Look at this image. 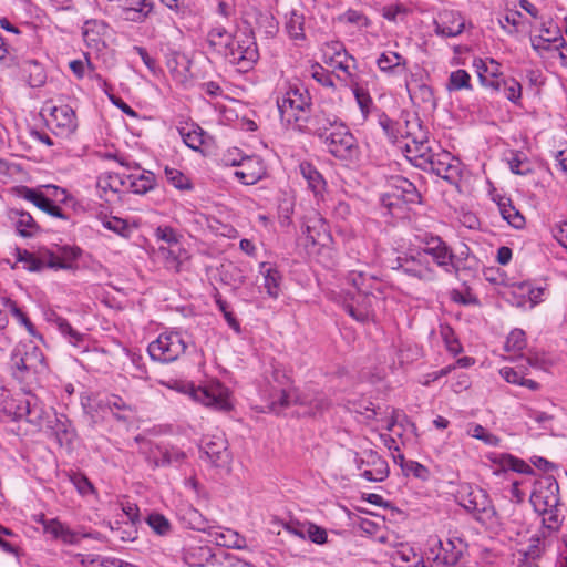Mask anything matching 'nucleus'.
I'll list each match as a JSON object with an SVG mask.
<instances>
[{
    "label": "nucleus",
    "instance_id": "f257e3e1",
    "mask_svg": "<svg viewBox=\"0 0 567 567\" xmlns=\"http://www.w3.org/2000/svg\"><path fill=\"white\" fill-rule=\"evenodd\" d=\"M277 105L282 123L296 126V117L306 116L311 110V96L302 85H290L281 97L277 99Z\"/></svg>",
    "mask_w": 567,
    "mask_h": 567
},
{
    "label": "nucleus",
    "instance_id": "f03ea898",
    "mask_svg": "<svg viewBox=\"0 0 567 567\" xmlns=\"http://www.w3.org/2000/svg\"><path fill=\"white\" fill-rule=\"evenodd\" d=\"M224 58L233 65L237 66L240 72H247L259 59L257 43L255 41L254 31L241 35H235L231 45L228 48Z\"/></svg>",
    "mask_w": 567,
    "mask_h": 567
},
{
    "label": "nucleus",
    "instance_id": "7ed1b4c3",
    "mask_svg": "<svg viewBox=\"0 0 567 567\" xmlns=\"http://www.w3.org/2000/svg\"><path fill=\"white\" fill-rule=\"evenodd\" d=\"M187 344L182 333L169 331L161 333L156 340L147 347V352L153 361L171 363L177 360L186 350Z\"/></svg>",
    "mask_w": 567,
    "mask_h": 567
},
{
    "label": "nucleus",
    "instance_id": "20e7f679",
    "mask_svg": "<svg viewBox=\"0 0 567 567\" xmlns=\"http://www.w3.org/2000/svg\"><path fill=\"white\" fill-rule=\"evenodd\" d=\"M322 141L334 157L351 159L358 153L357 140L342 122L337 124Z\"/></svg>",
    "mask_w": 567,
    "mask_h": 567
},
{
    "label": "nucleus",
    "instance_id": "39448f33",
    "mask_svg": "<svg viewBox=\"0 0 567 567\" xmlns=\"http://www.w3.org/2000/svg\"><path fill=\"white\" fill-rule=\"evenodd\" d=\"M530 503L534 509L545 515L559 504V485L553 476L537 480L530 495Z\"/></svg>",
    "mask_w": 567,
    "mask_h": 567
},
{
    "label": "nucleus",
    "instance_id": "423d86ee",
    "mask_svg": "<svg viewBox=\"0 0 567 567\" xmlns=\"http://www.w3.org/2000/svg\"><path fill=\"white\" fill-rule=\"evenodd\" d=\"M340 121L337 115L322 109L310 110L303 117H296V126L300 132L309 133L322 140Z\"/></svg>",
    "mask_w": 567,
    "mask_h": 567
},
{
    "label": "nucleus",
    "instance_id": "0eeeda50",
    "mask_svg": "<svg viewBox=\"0 0 567 567\" xmlns=\"http://www.w3.org/2000/svg\"><path fill=\"white\" fill-rule=\"evenodd\" d=\"M348 280L358 291L354 298L358 307H354L352 303H347L344 308L357 321L365 322L369 320L373 301H377L378 298L372 292L363 289L365 277L362 272H351Z\"/></svg>",
    "mask_w": 567,
    "mask_h": 567
},
{
    "label": "nucleus",
    "instance_id": "6e6552de",
    "mask_svg": "<svg viewBox=\"0 0 567 567\" xmlns=\"http://www.w3.org/2000/svg\"><path fill=\"white\" fill-rule=\"evenodd\" d=\"M186 388L195 401L206 406H212L220 411H228L231 408L228 401V390L219 382L204 386H195L190 383L187 384Z\"/></svg>",
    "mask_w": 567,
    "mask_h": 567
},
{
    "label": "nucleus",
    "instance_id": "1a4fd4ad",
    "mask_svg": "<svg viewBox=\"0 0 567 567\" xmlns=\"http://www.w3.org/2000/svg\"><path fill=\"white\" fill-rule=\"evenodd\" d=\"M392 269L400 270L421 281H433L435 279V271L422 250H417L415 255L411 256H399Z\"/></svg>",
    "mask_w": 567,
    "mask_h": 567
},
{
    "label": "nucleus",
    "instance_id": "9d476101",
    "mask_svg": "<svg viewBox=\"0 0 567 567\" xmlns=\"http://www.w3.org/2000/svg\"><path fill=\"white\" fill-rule=\"evenodd\" d=\"M355 464L358 470L367 467L361 476L369 482H383L390 474L388 462L373 450L364 451L361 457L357 455Z\"/></svg>",
    "mask_w": 567,
    "mask_h": 567
},
{
    "label": "nucleus",
    "instance_id": "9b49d317",
    "mask_svg": "<svg viewBox=\"0 0 567 567\" xmlns=\"http://www.w3.org/2000/svg\"><path fill=\"white\" fill-rule=\"evenodd\" d=\"M200 458L216 467H225L230 462V453L227 441L220 436H214L200 446Z\"/></svg>",
    "mask_w": 567,
    "mask_h": 567
},
{
    "label": "nucleus",
    "instance_id": "f8f14e48",
    "mask_svg": "<svg viewBox=\"0 0 567 567\" xmlns=\"http://www.w3.org/2000/svg\"><path fill=\"white\" fill-rule=\"evenodd\" d=\"M49 112V115L51 117V122L56 125V127L61 128L63 132L71 133L75 131L78 123H76V115L74 110L66 105H51L50 101H47L44 106L42 107V113Z\"/></svg>",
    "mask_w": 567,
    "mask_h": 567
},
{
    "label": "nucleus",
    "instance_id": "ddd939ff",
    "mask_svg": "<svg viewBox=\"0 0 567 567\" xmlns=\"http://www.w3.org/2000/svg\"><path fill=\"white\" fill-rule=\"evenodd\" d=\"M434 25L437 35L454 38L464 31L465 20L460 12L445 10L440 13V20L434 21Z\"/></svg>",
    "mask_w": 567,
    "mask_h": 567
},
{
    "label": "nucleus",
    "instance_id": "4468645a",
    "mask_svg": "<svg viewBox=\"0 0 567 567\" xmlns=\"http://www.w3.org/2000/svg\"><path fill=\"white\" fill-rule=\"evenodd\" d=\"M446 546H451V554H442L443 543L441 539L431 540L427 558L432 559V567H452L460 561L462 551L455 549L454 542L447 540Z\"/></svg>",
    "mask_w": 567,
    "mask_h": 567
},
{
    "label": "nucleus",
    "instance_id": "2eb2a0df",
    "mask_svg": "<svg viewBox=\"0 0 567 567\" xmlns=\"http://www.w3.org/2000/svg\"><path fill=\"white\" fill-rule=\"evenodd\" d=\"M400 185H395L392 193L382 196V204L386 207L393 206L395 203L391 199L402 200L404 203H420L421 194L416 186L410 179H398Z\"/></svg>",
    "mask_w": 567,
    "mask_h": 567
},
{
    "label": "nucleus",
    "instance_id": "dca6fc26",
    "mask_svg": "<svg viewBox=\"0 0 567 567\" xmlns=\"http://www.w3.org/2000/svg\"><path fill=\"white\" fill-rule=\"evenodd\" d=\"M295 403L307 406V413L311 416L323 413L331 405V401L323 392H318L310 389L296 395Z\"/></svg>",
    "mask_w": 567,
    "mask_h": 567
},
{
    "label": "nucleus",
    "instance_id": "f3484780",
    "mask_svg": "<svg viewBox=\"0 0 567 567\" xmlns=\"http://www.w3.org/2000/svg\"><path fill=\"white\" fill-rule=\"evenodd\" d=\"M40 523L43 525L45 533L52 535L55 539H61L64 544L75 545L79 544L82 537L90 536L89 534L80 535L58 519H44L42 516Z\"/></svg>",
    "mask_w": 567,
    "mask_h": 567
},
{
    "label": "nucleus",
    "instance_id": "a211bd4d",
    "mask_svg": "<svg viewBox=\"0 0 567 567\" xmlns=\"http://www.w3.org/2000/svg\"><path fill=\"white\" fill-rule=\"evenodd\" d=\"M109 31V25L102 20H87L82 28V34L87 47L101 50L105 47V37Z\"/></svg>",
    "mask_w": 567,
    "mask_h": 567
},
{
    "label": "nucleus",
    "instance_id": "6ab92c4d",
    "mask_svg": "<svg viewBox=\"0 0 567 567\" xmlns=\"http://www.w3.org/2000/svg\"><path fill=\"white\" fill-rule=\"evenodd\" d=\"M434 240H435V245H433L432 247H425V248L421 249L422 252H424V256L425 257L427 255L432 256V258L434 259L436 265L444 268L445 271L451 272L450 268H452L453 271L455 274H457L458 267L453 262V259H454L453 251L449 248V246L442 239H434Z\"/></svg>",
    "mask_w": 567,
    "mask_h": 567
},
{
    "label": "nucleus",
    "instance_id": "aec40b11",
    "mask_svg": "<svg viewBox=\"0 0 567 567\" xmlns=\"http://www.w3.org/2000/svg\"><path fill=\"white\" fill-rule=\"evenodd\" d=\"M20 194L23 198L33 203L38 208L45 212L47 214L61 219H66V215L63 213V210L59 206L54 205V203L43 193L32 188L23 187L20 190Z\"/></svg>",
    "mask_w": 567,
    "mask_h": 567
},
{
    "label": "nucleus",
    "instance_id": "412c9836",
    "mask_svg": "<svg viewBox=\"0 0 567 567\" xmlns=\"http://www.w3.org/2000/svg\"><path fill=\"white\" fill-rule=\"evenodd\" d=\"M473 65L476 69L481 84L485 87L491 89V83H495L502 79L499 71L501 64L494 59H489L488 61L475 59Z\"/></svg>",
    "mask_w": 567,
    "mask_h": 567
},
{
    "label": "nucleus",
    "instance_id": "4be33fe9",
    "mask_svg": "<svg viewBox=\"0 0 567 567\" xmlns=\"http://www.w3.org/2000/svg\"><path fill=\"white\" fill-rule=\"evenodd\" d=\"M545 551L544 542L538 537H533L526 548L517 550L518 567H538L537 560Z\"/></svg>",
    "mask_w": 567,
    "mask_h": 567
},
{
    "label": "nucleus",
    "instance_id": "5701e85b",
    "mask_svg": "<svg viewBox=\"0 0 567 567\" xmlns=\"http://www.w3.org/2000/svg\"><path fill=\"white\" fill-rule=\"evenodd\" d=\"M354 63V58L350 55L344 47L340 42H331L327 44V51H324V63L331 66L333 70L347 69V63Z\"/></svg>",
    "mask_w": 567,
    "mask_h": 567
},
{
    "label": "nucleus",
    "instance_id": "b1692460",
    "mask_svg": "<svg viewBox=\"0 0 567 567\" xmlns=\"http://www.w3.org/2000/svg\"><path fill=\"white\" fill-rule=\"evenodd\" d=\"M235 35H233L223 25H216L207 32V43L215 52L220 55H225L228 48L231 45Z\"/></svg>",
    "mask_w": 567,
    "mask_h": 567
},
{
    "label": "nucleus",
    "instance_id": "393cba45",
    "mask_svg": "<svg viewBox=\"0 0 567 567\" xmlns=\"http://www.w3.org/2000/svg\"><path fill=\"white\" fill-rule=\"evenodd\" d=\"M9 217L14 221V227L21 237H32L40 229L39 225L28 212L11 209Z\"/></svg>",
    "mask_w": 567,
    "mask_h": 567
},
{
    "label": "nucleus",
    "instance_id": "a878e982",
    "mask_svg": "<svg viewBox=\"0 0 567 567\" xmlns=\"http://www.w3.org/2000/svg\"><path fill=\"white\" fill-rule=\"evenodd\" d=\"M52 430L60 446L71 447L76 437V431L66 415L56 416Z\"/></svg>",
    "mask_w": 567,
    "mask_h": 567
},
{
    "label": "nucleus",
    "instance_id": "bb28decb",
    "mask_svg": "<svg viewBox=\"0 0 567 567\" xmlns=\"http://www.w3.org/2000/svg\"><path fill=\"white\" fill-rule=\"evenodd\" d=\"M255 30L267 39L279 31V23L270 11L254 10Z\"/></svg>",
    "mask_w": 567,
    "mask_h": 567
},
{
    "label": "nucleus",
    "instance_id": "cd10ccee",
    "mask_svg": "<svg viewBox=\"0 0 567 567\" xmlns=\"http://www.w3.org/2000/svg\"><path fill=\"white\" fill-rule=\"evenodd\" d=\"M377 65L382 72L403 74L406 71L408 61L396 52H384L377 60Z\"/></svg>",
    "mask_w": 567,
    "mask_h": 567
},
{
    "label": "nucleus",
    "instance_id": "c85d7f7f",
    "mask_svg": "<svg viewBox=\"0 0 567 567\" xmlns=\"http://www.w3.org/2000/svg\"><path fill=\"white\" fill-rule=\"evenodd\" d=\"M158 455L154 457L155 466H178L187 457L186 453L176 446L158 447Z\"/></svg>",
    "mask_w": 567,
    "mask_h": 567
},
{
    "label": "nucleus",
    "instance_id": "c756f323",
    "mask_svg": "<svg viewBox=\"0 0 567 567\" xmlns=\"http://www.w3.org/2000/svg\"><path fill=\"white\" fill-rule=\"evenodd\" d=\"M213 558L215 554L209 546H193L184 553V561L190 567H204Z\"/></svg>",
    "mask_w": 567,
    "mask_h": 567
},
{
    "label": "nucleus",
    "instance_id": "7c9ffc66",
    "mask_svg": "<svg viewBox=\"0 0 567 567\" xmlns=\"http://www.w3.org/2000/svg\"><path fill=\"white\" fill-rule=\"evenodd\" d=\"M473 517L483 525H493L496 520V509L486 491L477 503V509H474Z\"/></svg>",
    "mask_w": 567,
    "mask_h": 567
},
{
    "label": "nucleus",
    "instance_id": "2f4dec72",
    "mask_svg": "<svg viewBox=\"0 0 567 567\" xmlns=\"http://www.w3.org/2000/svg\"><path fill=\"white\" fill-rule=\"evenodd\" d=\"M501 86H504V95L513 103H517L522 96V85L514 78H502L495 83H491L492 92H501Z\"/></svg>",
    "mask_w": 567,
    "mask_h": 567
},
{
    "label": "nucleus",
    "instance_id": "473e14b6",
    "mask_svg": "<svg viewBox=\"0 0 567 567\" xmlns=\"http://www.w3.org/2000/svg\"><path fill=\"white\" fill-rule=\"evenodd\" d=\"M285 29L293 41L306 39L305 34V17L302 13L292 10L286 21Z\"/></svg>",
    "mask_w": 567,
    "mask_h": 567
},
{
    "label": "nucleus",
    "instance_id": "72a5a7b5",
    "mask_svg": "<svg viewBox=\"0 0 567 567\" xmlns=\"http://www.w3.org/2000/svg\"><path fill=\"white\" fill-rule=\"evenodd\" d=\"M483 493L484 489L478 486H463L460 492V505L464 507L466 512L473 514L474 509H477V503L483 496Z\"/></svg>",
    "mask_w": 567,
    "mask_h": 567
},
{
    "label": "nucleus",
    "instance_id": "f704fd0d",
    "mask_svg": "<svg viewBox=\"0 0 567 567\" xmlns=\"http://www.w3.org/2000/svg\"><path fill=\"white\" fill-rule=\"evenodd\" d=\"M127 6L126 12L134 13V17L127 18L134 22H143L153 10V2L151 0H124Z\"/></svg>",
    "mask_w": 567,
    "mask_h": 567
},
{
    "label": "nucleus",
    "instance_id": "c9c22d12",
    "mask_svg": "<svg viewBox=\"0 0 567 567\" xmlns=\"http://www.w3.org/2000/svg\"><path fill=\"white\" fill-rule=\"evenodd\" d=\"M261 274L264 275V287L269 297L276 299L280 291L281 276L279 271L272 267L261 265Z\"/></svg>",
    "mask_w": 567,
    "mask_h": 567
},
{
    "label": "nucleus",
    "instance_id": "e433bc0d",
    "mask_svg": "<svg viewBox=\"0 0 567 567\" xmlns=\"http://www.w3.org/2000/svg\"><path fill=\"white\" fill-rule=\"evenodd\" d=\"M137 525L134 522L116 519L111 525V530L123 542H134L138 534Z\"/></svg>",
    "mask_w": 567,
    "mask_h": 567
},
{
    "label": "nucleus",
    "instance_id": "4c0bfd02",
    "mask_svg": "<svg viewBox=\"0 0 567 567\" xmlns=\"http://www.w3.org/2000/svg\"><path fill=\"white\" fill-rule=\"evenodd\" d=\"M498 209L502 217L514 228L519 229L525 225L524 216L513 206L512 199H506Z\"/></svg>",
    "mask_w": 567,
    "mask_h": 567
},
{
    "label": "nucleus",
    "instance_id": "58836bf2",
    "mask_svg": "<svg viewBox=\"0 0 567 567\" xmlns=\"http://www.w3.org/2000/svg\"><path fill=\"white\" fill-rule=\"evenodd\" d=\"M446 89L449 91L472 90L471 75L462 69L451 72Z\"/></svg>",
    "mask_w": 567,
    "mask_h": 567
},
{
    "label": "nucleus",
    "instance_id": "ea45409f",
    "mask_svg": "<svg viewBox=\"0 0 567 567\" xmlns=\"http://www.w3.org/2000/svg\"><path fill=\"white\" fill-rule=\"evenodd\" d=\"M296 395L297 394H292L286 390H280L279 392L274 393L269 403L270 411L275 413H280L285 409L291 406L292 404H296Z\"/></svg>",
    "mask_w": 567,
    "mask_h": 567
},
{
    "label": "nucleus",
    "instance_id": "a19ab883",
    "mask_svg": "<svg viewBox=\"0 0 567 567\" xmlns=\"http://www.w3.org/2000/svg\"><path fill=\"white\" fill-rule=\"evenodd\" d=\"M25 71L29 73L28 83L31 87H40L45 83V71L37 61H28L25 63Z\"/></svg>",
    "mask_w": 567,
    "mask_h": 567
},
{
    "label": "nucleus",
    "instance_id": "79ce46f5",
    "mask_svg": "<svg viewBox=\"0 0 567 567\" xmlns=\"http://www.w3.org/2000/svg\"><path fill=\"white\" fill-rule=\"evenodd\" d=\"M507 162L513 174L527 175L533 173L532 165L528 162L526 155L520 152L511 153V157L507 159Z\"/></svg>",
    "mask_w": 567,
    "mask_h": 567
},
{
    "label": "nucleus",
    "instance_id": "37998d69",
    "mask_svg": "<svg viewBox=\"0 0 567 567\" xmlns=\"http://www.w3.org/2000/svg\"><path fill=\"white\" fill-rule=\"evenodd\" d=\"M307 238L315 246H320L322 248L328 247L331 241V236L327 231L326 225L320 224V229L316 230V227L307 226Z\"/></svg>",
    "mask_w": 567,
    "mask_h": 567
},
{
    "label": "nucleus",
    "instance_id": "c03bdc74",
    "mask_svg": "<svg viewBox=\"0 0 567 567\" xmlns=\"http://www.w3.org/2000/svg\"><path fill=\"white\" fill-rule=\"evenodd\" d=\"M207 215L194 210L186 212L184 223L188 226L189 233H199L206 229Z\"/></svg>",
    "mask_w": 567,
    "mask_h": 567
},
{
    "label": "nucleus",
    "instance_id": "a18cd8bd",
    "mask_svg": "<svg viewBox=\"0 0 567 567\" xmlns=\"http://www.w3.org/2000/svg\"><path fill=\"white\" fill-rule=\"evenodd\" d=\"M147 525L158 535L165 536L171 530L169 520L162 514L152 513L146 518Z\"/></svg>",
    "mask_w": 567,
    "mask_h": 567
},
{
    "label": "nucleus",
    "instance_id": "49530a36",
    "mask_svg": "<svg viewBox=\"0 0 567 567\" xmlns=\"http://www.w3.org/2000/svg\"><path fill=\"white\" fill-rule=\"evenodd\" d=\"M17 261L22 262L29 271H39L43 268V262L27 249L17 248Z\"/></svg>",
    "mask_w": 567,
    "mask_h": 567
},
{
    "label": "nucleus",
    "instance_id": "de8ad7c7",
    "mask_svg": "<svg viewBox=\"0 0 567 567\" xmlns=\"http://www.w3.org/2000/svg\"><path fill=\"white\" fill-rule=\"evenodd\" d=\"M557 41L560 42V44L556 47L557 49L559 47H563V48L567 47V43L565 42V40L561 35L549 38V37H544L542 34V35H534L530 38L532 48L537 52L548 51L550 49V43H555Z\"/></svg>",
    "mask_w": 567,
    "mask_h": 567
},
{
    "label": "nucleus",
    "instance_id": "09e8293b",
    "mask_svg": "<svg viewBox=\"0 0 567 567\" xmlns=\"http://www.w3.org/2000/svg\"><path fill=\"white\" fill-rule=\"evenodd\" d=\"M102 225L106 229L112 230L113 233H115L122 237H128L130 228H128L127 221L120 217L104 216V218L102 219Z\"/></svg>",
    "mask_w": 567,
    "mask_h": 567
},
{
    "label": "nucleus",
    "instance_id": "8fccbe9b",
    "mask_svg": "<svg viewBox=\"0 0 567 567\" xmlns=\"http://www.w3.org/2000/svg\"><path fill=\"white\" fill-rule=\"evenodd\" d=\"M353 94H354L357 103L361 110L362 116L365 120L371 112V109L373 106V101H372L370 94L365 90L359 87L358 85L354 86Z\"/></svg>",
    "mask_w": 567,
    "mask_h": 567
},
{
    "label": "nucleus",
    "instance_id": "3c124183",
    "mask_svg": "<svg viewBox=\"0 0 567 567\" xmlns=\"http://www.w3.org/2000/svg\"><path fill=\"white\" fill-rule=\"evenodd\" d=\"M159 255L163 257L165 261V267L167 269L174 270L175 272L181 271L182 266V257L181 254L175 252L173 249L161 247L158 249Z\"/></svg>",
    "mask_w": 567,
    "mask_h": 567
},
{
    "label": "nucleus",
    "instance_id": "603ef678",
    "mask_svg": "<svg viewBox=\"0 0 567 567\" xmlns=\"http://www.w3.org/2000/svg\"><path fill=\"white\" fill-rule=\"evenodd\" d=\"M526 347L525 332L520 329L511 331L506 339L505 349L507 351H520Z\"/></svg>",
    "mask_w": 567,
    "mask_h": 567
},
{
    "label": "nucleus",
    "instance_id": "864d4df0",
    "mask_svg": "<svg viewBox=\"0 0 567 567\" xmlns=\"http://www.w3.org/2000/svg\"><path fill=\"white\" fill-rule=\"evenodd\" d=\"M106 405L111 411L128 412L130 414L136 413V408L134 405L116 394H111L106 398Z\"/></svg>",
    "mask_w": 567,
    "mask_h": 567
},
{
    "label": "nucleus",
    "instance_id": "5fc2aeb1",
    "mask_svg": "<svg viewBox=\"0 0 567 567\" xmlns=\"http://www.w3.org/2000/svg\"><path fill=\"white\" fill-rule=\"evenodd\" d=\"M8 307L13 317L25 327V329L31 336L35 337L37 331L34 324L30 321L27 315L18 307L17 302L9 300Z\"/></svg>",
    "mask_w": 567,
    "mask_h": 567
},
{
    "label": "nucleus",
    "instance_id": "6e6d98bb",
    "mask_svg": "<svg viewBox=\"0 0 567 567\" xmlns=\"http://www.w3.org/2000/svg\"><path fill=\"white\" fill-rule=\"evenodd\" d=\"M402 472L406 476L412 474L414 477L423 482L427 481L431 476L430 470L416 461H409Z\"/></svg>",
    "mask_w": 567,
    "mask_h": 567
},
{
    "label": "nucleus",
    "instance_id": "4d7b16f0",
    "mask_svg": "<svg viewBox=\"0 0 567 567\" xmlns=\"http://www.w3.org/2000/svg\"><path fill=\"white\" fill-rule=\"evenodd\" d=\"M181 133V136L184 141V143L192 150L194 151H198L203 143H204V140H203V131H197V130H193V131H185V128H182L179 131Z\"/></svg>",
    "mask_w": 567,
    "mask_h": 567
},
{
    "label": "nucleus",
    "instance_id": "13d9d810",
    "mask_svg": "<svg viewBox=\"0 0 567 567\" xmlns=\"http://www.w3.org/2000/svg\"><path fill=\"white\" fill-rule=\"evenodd\" d=\"M70 480L82 496H86L95 492V488L90 480L81 473H74L70 476Z\"/></svg>",
    "mask_w": 567,
    "mask_h": 567
},
{
    "label": "nucleus",
    "instance_id": "bf43d9fd",
    "mask_svg": "<svg viewBox=\"0 0 567 567\" xmlns=\"http://www.w3.org/2000/svg\"><path fill=\"white\" fill-rule=\"evenodd\" d=\"M306 538H309L317 545L327 543L328 534L323 527H320L313 523H307Z\"/></svg>",
    "mask_w": 567,
    "mask_h": 567
},
{
    "label": "nucleus",
    "instance_id": "052dcab7",
    "mask_svg": "<svg viewBox=\"0 0 567 567\" xmlns=\"http://www.w3.org/2000/svg\"><path fill=\"white\" fill-rule=\"evenodd\" d=\"M187 522L189 527L194 530L206 532L209 527L208 520L194 508L187 512Z\"/></svg>",
    "mask_w": 567,
    "mask_h": 567
},
{
    "label": "nucleus",
    "instance_id": "680f3d73",
    "mask_svg": "<svg viewBox=\"0 0 567 567\" xmlns=\"http://www.w3.org/2000/svg\"><path fill=\"white\" fill-rule=\"evenodd\" d=\"M470 433L473 437L483 441L487 445L496 446L499 443V439L487 432L485 427H483L480 424H475L471 430Z\"/></svg>",
    "mask_w": 567,
    "mask_h": 567
},
{
    "label": "nucleus",
    "instance_id": "e2e57ef3",
    "mask_svg": "<svg viewBox=\"0 0 567 567\" xmlns=\"http://www.w3.org/2000/svg\"><path fill=\"white\" fill-rule=\"evenodd\" d=\"M215 301H216L218 309L223 312V316H224L225 320L227 321L228 326L238 332L240 330V323L237 320V318L235 317V315L228 310L227 301L221 299L220 296H217Z\"/></svg>",
    "mask_w": 567,
    "mask_h": 567
},
{
    "label": "nucleus",
    "instance_id": "0e129e2a",
    "mask_svg": "<svg viewBox=\"0 0 567 567\" xmlns=\"http://www.w3.org/2000/svg\"><path fill=\"white\" fill-rule=\"evenodd\" d=\"M311 76L322 86L334 89V82L331 74L320 64L312 65Z\"/></svg>",
    "mask_w": 567,
    "mask_h": 567
},
{
    "label": "nucleus",
    "instance_id": "69168bd1",
    "mask_svg": "<svg viewBox=\"0 0 567 567\" xmlns=\"http://www.w3.org/2000/svg\"><path fill=\"white\" fill-rule=\"evenodd\" d=\"M206 229L220 236H229V233L234 230L230 226L209 215H207Z\"/></svg>",
    "mask_w": 567,
    "mask_h": 567
},
{
    "label": "nucleus",
    "instance_id": "338daca9",
    "mask_svg": "<svg viewBox=\"0 0 567 567\" xmlns=\"http://www.w3.org/2000/svg\"><path fill=\"white\" fill-rule=\"evenodd\" d=\"M155 237L167 244H177L178 236L175 230L169 226H159L155 229Z\"/></svg>",
    "mask_w": 567,
    "mask_h": 567
},
{
    "label": "nucleus",
    "instance_id": "774afa93",
    "mask_svg": "<svg viewBox=\"0 0 567 567\" xmlns=\"http://www.w3.org/2000/svg\"><path fill=\"white\" fill-rule=\"evenodd\" d=\"M551 166L557 174L567 175V154L565 151H559L554 155Z\"/></svg>",
    "mask_w": 567,
    "mask_h": 567
}]
</instances>
